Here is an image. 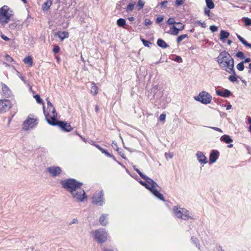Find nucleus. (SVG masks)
Masks as SVG:
<instances>
[{
    "instance_id": "10",
    "label": "nucleus",
    "mask_w": 251,
    "mask_h": 251,
    "mask_svg": "<svg viewBox=\"0 0 251 251\" xmlns=\"http://www.w3.org/2000/svg\"><path fill=\"white\" fill-rule=\"evenodd\" d=\"M43 111H44V115L46 117V120L47 122H48V123L49 125H50L51 126H58V124H59V122L60 121H58L57 120H56L57 116H55L54 115H52V116L51 117V120H50L48 117V114H47L46 113V111L45 110V106H43Z\"/></svg>"
},
{
    "instance_id": "31",
    "label": "nucleus",
    "mask_w": 251,
    "mask_h": 251,
    "mask_svg": "<svg viewBox=\"0 0 251 251\" xmlns=\"http://www.w3.org/2000/svg\"><path fill=\"white\" fill-rule=\"evenodd\" d=\"M188 211L186 210H184V212H183L182 214L181 217L180 218L184 220H188L189 218H191L190 216L187 214Z\"/></svg>"
},
{
    "instance_id": "63",
    "label": "nucleus",
    "mask_w": 251,
    "mask_h": 251,
    "mask_svg": "<svg viewBox=\"0 0 251 251\" xmlns=\"http://www.w3.org/2000/svg\"><path fill=\"white\" fill-rule=\"evenodd\" d=\"M158 185L154 181L152 183L151 185L150 186L152 189H155V187H157Z\"/></svg>"
},
{
    "instance_id": "13",
    "label": "nucleus",
    "mask_w": 251,
    "mask_h": 251,
    "mask_svg": "<svg viewBox=\"0 0 251 251\" xmlns=\"http://www.w3.org/2000/svg\"><path fill=\"white\" fill-rule=\"evenodd\" d=\"M2 91L5 97H10L12 95V92L9 88L4 83H1Z\"/></svg>"
},
{
    "instance_id": "57",
    "label": "nucleus",
    "mask_w": 251,
    "mask_h": 251,
    "mask_svg": "<svg viewBox=\"0 0 251 251\" xmlns=\"http://www.w3.org/2000/svg\"><path fill=\"white\" fill-rule=\"evenodd\" d=\"M0 36L1 38L5 41H8L10 40V39L8 37L5 36L4 34H1Z\"/></svg>"
},
{
    "instance_id": "45",
    "label": "nucleus",
    "mask_w": 251,
    "mask_h": 251,
    "mask_svg": "<svg viewBox=\"0 0 251 251\" xmlns=\"http://www.w3.org/2000/svg\"><path fill=\"white\" fill-rule=\"evenodd\" d=\"M134 170L139 175V176L143 178V176L145 175L143 174L138 169H137L135 166H133Z\"/></svg>"
},
{
    "instance_id": "42",
    "label": "nucleus",
    "mask_w": 251,
    "mask_h": 251,
    "mask_svg": "<svg viewBox=\"0 0 251 251\" xmlns=\"http://www.w3.org/2000/svg\"><path fill=\"white\" fill-rule=\"evenodd\" d=\"M144 4L145 3L142 0H139L137 3V6L138 7V9L139 10L142 9L143 8Z\"/></svg>"
},
{
    "instance_id": "52",
    "label": "nucleus",
    "mask_w": 251,
    "mask_h": 251,
    "mask_svg": "<svg viewBox=\"0 0 251 251\" xmlns=\"http://www.w3.org/2000/svg\"><path fill=\"white\" fill-rule=\"evenodd\" d=\"M60 48L58 46H55L52 50L54 53H57L59 51Z\"/></svg>"
},
{
    "instance_id": "21",
    "label": "nucleus",
    "mask_w": 251,
    "mask_h": 251,
    "mask_svg": "<svg viewBox=\"0 0 251 251\" xmlns=\"http://www.w3.org/2000/svg\"><path fill=\"white\" fill-rule=\"evenodd\" d=\"M56 34L58 35V37L61 39V40L68 38L69 35V33L67 31H58Z\"/></svg>"
},
{
    "instance_id": "55",
    "label": "nucleus",
    "mask_w": 251,
    "mask_h": 251,
    "mask_svg": "<svg viewBox=\"0 0 251 251\" xmlns=\"http://www.w3.org/2000/svg\"><path fill=\"white\" fill-rule=\"evenodd\" d=\"M163 19H164V18L162 16L158 17L156 18V23L157 24H159V23L162 22L163 21Z\"/></svg>"
},
{
    "instance_id": "28",
    "label": "nucleus",
    "mask_w": 251,
    "mask_h": 251,
    "mask_svg": "<svg viewBox=\"0 0 251 251\" xmlns=\"http://www.w3.org/2000/svg\"><path fill=\"white\" fill-rule=\"evenodd\" d=\"M117 24L119 27H124L126 24V20L123 18H120L117 20Z\"/></svg>"
},
{
    "instance_id": "32",
    "label": "nucleus",
    "mask_w": 251,
    "mask_h": 251,
    "mask_svg": "<svg viewBox=\"0 0 251 251\" xmlns=\"http://www.w3.org/2000/svg\"><path fill=\"white\" fill-rule=\"evenodd\" d=\"M188 37L187 34H183L180 36H179L176 39V42L178 44H179L183 39Z\"/></svg>"
},
{
    "instance_id": "9",
    "label": "nucleus",
    "mask_w": 251,
    "mask_h": 251,
    "mask_svg": "<svg viewBox=\"0 0 251 251\" xmlns=\"http://www.w3.org/2000/svg\"><path fill=\"white\" fill-rule=\"evenodd\" d=\"M47 171L53 177L59 176L62 172L61 169L58 166H51L48 167L47 169Z\"/></svg>"
},
{
    "instance_id": "62",
    "label": "nucleus",
    "mask_w": 251,
    "mask_h": 251,
    "mask_svg": "<svg viewBox=\"0 0 251 251\" xmlns=\"http://www.w3.org/2000/svg\"><path fill=\"white\" fill-rule=\"evenodd\" d=\"M78 223V220L77 219L75 218V219H74L70 223H69V225H72V224H75V223Z\"/></svg>"
},
{
    "instance_id": "26",
    "label": "nucleus",
    "mask_w": 251,
    "mask_h": 251,
    "mask_svg": "<svg viewBox=\"0 0 251 251\" xmlns=\"http://www.w3.org/2000/svg\"><path fill=\"white\" fill-rule=\"evenodd\" d=\"M206 7L208 9H213L215 7V4L212 0H205Z\"/></svg>"
},
{
    "instance_id": "23",
    "label": "nucleus",
    "mask_w": 251,
    "mask_h": 251,
    "mask_svg": "<svg viewBox=\"0 0 251 251\" xmlns=\"http://www.w3.org/2000/svg\"><path fill=\"white\" fill-rule=\"evenodd\" d=\"M229 33L224 30H222L220 34V39L221 40H224L228 38Z\"/></svg>"
},
{
    "instance_id": "53",
    "label": "nucleus",
    "mask_w": 251,
    "mask_h": 251,
    "mask_svg": "<svg viewBox=\"0 0 251 251\" xmlns=\"http://www.w3.org/2000/svg\"><path fill=\"white\" fill-rule=\"evenodd\" d=\"M196 23L199 25H201L202 27L205 28L206 27V24L204 22L201 23L200 21H197Z\"/></svg>"
},
{
    "instance_id": "51",
    "label": "nucleus",
    "mask_w": 251,
    "mask_h": 251,
    "mask_svg": "<svg viewBox=\"0 0 251 251\" xmlns=\"http://www.w3.org/2000/svg\"><path fill=\"white\" fill-rule=\"evenodd\" d=\"M174 60L177 62H179V63H180V62H182V59L181 58V57L179 56H175V58L174 59Z\"/></svg>"
},
{
    "instance_id": "12",
    "label": "nucleus",
    "mask_w": 251,
    "mask_h": 251,
    "mask_svg": "<svg viewBox=\"0 0 251 251\" xmlns=\"http://www.w3.org/2000/svg\"><path fill=\"white\" fill-rule=\"evenodd\" d=\"M184 29V25H181V28H177L175 25H173L171 27V29L168 32L169 34L176 36L178 35L179 31L182 30Z\"/></svg>"
},
{
    "instance_id": "64",
    "label": "nucleus",
    "mask_w": 251,
    "mask_h": 251,
    "mask_svg": "<svg viewBox=\"0 0 251 251\" xmlns=\"http://www.w3.org/2000/svg\"><path fill=\"white\" fill-rule=\"evenodd\" d=\"M158 185L154 181L152 183L151 185L150 186L152 189H155V187H157Z\"/></svg>"
},
{
    "instance_id": "38",
    "label": "nucleus",
    "mask_w": 251,
    "mask_h": 251,
    "mask_svg": "<svg viewBox=\"0 0 251 251\" xmlns=\"http://www.w3.org/2000/svg\"><path fill=\"white\" fill-rule=\"evenodd\" d=\"M34 98L35 99V100L38 103L44 104L43 103V100L40 98V96L39 95L37 94V95H34ZM43 106H44V105H43Z\"/></svg>"
},
{
    "instance_id": "40",
    "label": "nucleus",
    "mask_w": 251,
    "mask_h": 251,
    "mask_svg": "<svg viewBox=\"0 0 251 251\" xmlns=\"http://www.w3.org/2000/svg\"><path fill=\"white\" fill-rule=\"evenodd\" d=\"M232 75H230L228 77V79L232 82H234L237 81V77L236 76V73L235 74H232Z\"/></svg>"
},
{
    "instance_id": "61",
    "label": "nucleus",
    "mask_w": 251,
    "mask_h": 251,
    "mask_svg": "<svg viewBox=\"0 0 251 251\" xmlns=\"http://www.w3.org/2000/svg\"><path fill=\"white\" fill-rule=\"evenodd\" d=\"M168 3V1L166 0H164L160 2L159 4L162 7H165V5Z\"/></svg>"
},
{
    "instance_id": "1",
    "label": "nucleus",
    "mask_w": 251,
    "mask_h": 251,
    "mask_svg": "<svg viewBox=\"0 0 251 251\" xmlns=\"http://www.w3.org/2000/svg\"><path fill=\"white\" fill-rule=\"evenodd\" d=\"M220 68L229 74H235L234 61L229 53L226 51H222L216 58Z\"/></svg>"
},
{
    "instance_id": "7",
    "label": "nucleus",
    "mask_w": 251,
    "mask_h": 251,
    "mask_svg": "<svg viewBox=\"0 0 251 251\" xmlns=\"http://www.w3.org/2000/svg\"><path fill=\"white\" fill-rule=\"evenodd\" d=\"M13 106L12 102L7 100H0V113H4L9 111Z\"/></svg>"
},
{
    "instance_id": "33",
    "label": "nucleus",
    "mask_w": 251,
    "mask_h": 251,
    "mask_svg": "<svg viewBox=\"0 0 251 251\" xmlns=\"http://www.w3.org/2000/svg\"><path fill=\"white\" fill-rule=\"evenodd\" d=\"M232 95L231 92L227 90V89H225L224 92H223V97L224 98H227L230 96Z\"/></svg>"
},
{
    "instance_id": "17",
    "label": "nucleus",
    "mask_w": 251,
    "mask_h": 251,
    "mask_svg": "<svg viewBox=\"0 0 251 251\" xmlns=\"http://www.w3.org/2000/svg\"><path fill=\"white\" fill-rule=\"evenodd\" d=\"M149 190H150L151 192L156 198H157L158 199H159L160 200H162L163 201H165V200L164 199L163 196L161 193H160L158 191H157L156 189H152V188H151V189H150Z\"/></svg>"
},
{
    "instance_id": "22",
    "label": "nucleus",
    "mask_w": 251,
    "mask_h": 251,
    "mask_svg": "<svg viewBox=\"0 0 251 251\" xmlns=\"http://www.w3.org/2000/svg\"><path fill=\"white\" fill-rule=\"evenodd\" d=\"M107 217L108 214H103L100 217L99 222L102 226H105L106 225L107 222L106 221V219Z\"/></svg>"
},
{
    "instance_id": "19",
    "label": "nucleus",
    "mask_w": 251,
    "mask_h": 251,
    "mask_svg": "<svg viewBox=\"0 0 251 251\" xmlns=\"http://www.w3.org/2000/svg\"><path fill=\"white\" fill-rule=\"evenodd\" d=\"M220 140L224 142L225 143H226V144H229V143L232 142V141H233L231 137L228 135H223L221 137Z\"/></svg>"
},
{
    "instance_id": "24",
    "label": "nucleus",
    "mask_w": 251,
    "mask_h": 251,
    "mask_svg": "<svg viewBox=\"0 0 251 251\" xmlns=\"http://www.w3.org/2000/svg\"><path fill=\"white\" fill-rule=\"evenodd\" d=\"M52 3V2L51 0H48L47 1L43 3L42 7L43 10L45 11H47L50 8Z\"/></svg>"
},
{
    "instance_id": "60",
    "label": "nucleus",
    "mask_w": 251,
    "mask_h": 251,
    "mask_svg": "<svg viewBox=\"0 0 251 251\" xmlns=\"http://www.w3.org/2000/svg\"><path fill=\"white\" fill-rule=\"evenodd\" d=\"M216 93L218 96H223V92L220 90H217L216 91Z\"/></svg>"
},
{
    "instance_id": "34",
    "label": "nucleus",
    "mask_w": 251,
    "mask_h": 251,
    "mask_svg": "<svg viewBox=\"0 0 251 251\" xmlns=\"http://www.w3.org/2000/svg\"><path fill=\"white\" fill-rule=\"evenodd\" d=\"M242 20L244 22L246 26H251V19L249 18H243Z\"/></svg>"
},
{
    "instance_id": "20",
    "label": "nucleus",
    "mask_w": 251,
    "mask_h": 251,
    "mask_svg": "<svg viewBox=\"0 0 251 251\" xmlns=\"http://www.w3.org/2000/svg\"><path fill=\"white\" fill-rule=\"evenodd\" d=\"M157 45L158 47L165 49L169 47V46L162 39H158L157 41Z\"/></svg>"
},
{
    "instance_id": "25",
    "label": "nucleus",
    "mask_w": 251,
    "mask_h": 251,
    "mask_svg": "<svg viewBox=\"0 0 251 251\" xmlns=\"http://www.w3.org/2000/svg\"><path fill=\"white\" fill-rule=\"evenodd\" d=\"M23 61L25 64H27L29 66H32L33 65V59L30 56L25 57Z\"/></svg>"
},
{
    "instance_id": "39",
    "label": "nucleus",
    "mask_w": 251,
    "mask_h": 251,
    "mask_svg": "<svg viewBox=\"0 0 251 251\" xmlns=\"http://www.w3.org/2000/svg\"><path fill=\"white\" fill-rule=\"evenodd\" d=\"M244 64V62H241L238 63L236 66L237 69L240 71H243L245 68Z\"/></svg>"
},
{
    "instance_id": "56",
    "label": "nucleus",
    "mask_w": 251,
    "mask_h": 251,
    "mask_svg": "<svg viewBox=\"0 0 251 251\" xmlns=\"http://www.w3.org/2000/svg\"><path fill=\"white\" fill-rule=\"evenodd\" d=\"M145 23V25H151L152 24V22L149 19H146Z\"/></svg>"
},
{
    "instance_id": "36",
    "label": "nucleus",
    "mask_w": 251,
    "mask_h": 251,
    "mask_svg": "<svg viewBox=\"0 0 251 251\" xmlns=\"http://www.w3.org/2000/svg\"><path fill=\"white\" fill-rule=\"evenodd\" d=\"M167 23L168 24V25H173V24H177V25H178V24H180V25H182V24L180 22H177V23H176L175 22V19L173 18H170L167 22Z\"/></svg>"
},
{
    "instance_id": "41",
    "label": "nucleus",
    "mask_w": 251,
    "mask_h": 251,
    "mask_svg": "<svg viewBox=\"0 0 251 251\" xmlns=\"http://www.w3.org/2000/svg\"><path fill=\"white\" fill-rule=\"evenodd\" d=\"M191 240L195 244L197 247H198V249L200 250V245L198 244V240L196 237H192L191 238Z\"/></svg>"
},
{
    "instance_id": "54",
    "label": "nucleus",
    "mask_w": 251,
    "mask_h": 251,
    "mask_svg": "<svg viewBox=\"0 0 251 251\" xmlns=\"http://www.w3.org/2000/svg\"><path fill=\"white\" fill-rule=\"evenodd\" d=\"M165 118H166V114H165L162 113L159 116V120L160 121L164 122L165 120Z\"/></svg>"
},
{
    "instance_id": "49",
    "label": "nucleus",
    "mask_w": 251,
    "mask_h": 251,
    "mask_svg": "<svg viewBox=\"0 0 251 251\" xmlns=\"http://www.w3.org/2000/svg\"><path fill=\"white\" fill-rule=\"evenodd\" d=\"M210 29L212 32H215L218 30V27L215 25H211Z\"/></svg>"
},
{
    "instance_id": "29",
    "label": "nucleus",
    "mask_w": 251,
    "mask_h": 251,
    "mask_svg": "<svg viewBox=\"0 0 251 251\" xmlns=\"http://www.w3.org/2000/svg\"><path fill=\"white\" fill-rule=\"evenodd\" d=\"M100 151L102 153H104L107 157H112L114 160H116L115 157L111 155L110 153H109L106 150H104L103 148L100 149Z\"/></svg>"
},
{
    "instance_id": "16",
    "label": "nucleus",
    "mask_w": 251,
    "mask_h": 251,
    "mask_svg": "<svg viewBox=\"0 0 251 251\" xmlns=\"http://www.w3.org/2000/svg\"><path fill=\"white\" fill-rule=\"evenodd\" d=\"M196 155L197 158L200 162L203 164H205L207 163V161L206 157L202 152L198 151L197 152Z\"/></svg>"
},
{
    "instance_id": "37",
    "label": "nucleus",
    "mask_w": 251,
    "mask_h": 251,
    "mask_svg": "<svg viewBox=\"0 0 251 251\" xmlns=\"http://www.w3.org/2000/svg\"><path fill=\"white\" fill-rule=\"evenodd\" d=\"M135 4V2L129 3L126 7V11L128 12L132 11L134 8V6Z\"/></svg>"
},
{
    "instance_id": "14",
    "label": "nucleus",
    "mask_w": 251,
    "mask_h": 251,
    "mask_svg": "<svg viewBox=\"0 0 251 251\" xmlns=\"http://www.w3.org/2000/svg\"><path fill=\"white\" fill-rule=\"evenodd\" d=\"M36 121V119L28 117L23 123V129L25 130L29 129L30 124L34 123Z\"/></svg>"
},
{
    "instance_id": "4",
    "label": "nucleus",
    "mask_w": 251,
    "mask_h": 251,
    "mask_svg": "<svg viewBox=\"0 0 251 251\" xmlns=\"http://www.w3.org/2000/svg\"><path fill=\"white\" fill-rule=\"evenodd\" d=\"M72 197L77 202H82L87 198L85 191L79 187L70 193Z\"/></svg>"
},
{
    "instance_id": "15",
    "label": "nucleus",
    "mask_w": 251,
    "mask_h": 251,
    "mask_svg": "<svg viewBox=\"0 0 251 251\" xmlns=\"http://www.w3.org/2000/svg\"><path fill=\"white\" fill-rule=\"evenodd\" d=\"M219 153V151L216 150H213L211 151L209 157V161L211 163H213L216 161L218 158Z\"/></svg>"
},
{
    "instance_id": "44",
    "label": "nucleus",
    "mask_w": 251,
    "mask_h": 251,
    "mask_svg": "<svg viewBox=\"0 0 251 251\" xmlns=\"http://www.w3.org/2000/svg\"><path fill=\"white\" fill-rule=\"evenodd\" d=\"M236 56L240 58L243 59L245 58L244 54L242 51H238L236 53Z\"/></svg>"
},
{
    "instance_id": "2",
    "label": "nucleus",
    "mask_w": 251,
    "mask_h": 251,
    "mask_svg": "<svg viewBox=\"0 0 251 251\" xmlns=\"http://www.w3.org/2000/svg\"><path fill=\"white\" fill-rule=\"evenodd\" d=\"M60 183L62 187L66 189L68 192H72L76 189L81 187L83 183L77 181L74 178H68L64 180H61Z\"/></svg>"
},
{
    "instance_id": "18",
    "label": "nucleus",
    "mask_w": 251,
    "mask_h": 251,
    "mask_svg": "<svg viewBox=\"0 0 251 251\" xmlns=\"http://www.w3.org/2000/svg\"><path fill=\"white\" fill-rule=\"evenodd\" d=\"M173 210L174 212V214L177 217L180 218L182 216V214L183 212H184V210L182 209V211L180 210V208L178 207L177 206H174L173 207Z\"/></svg>"
},
{
    "instance_id": "59",
    "label": "nucleus",
    "mask_w": 251,
    "mask_h": 251,
    "mask_svg": "<svg viewBox=\"0 0 251 251\" xmlns=\"http://www.w3.org/2000/svg\"><path fill=\"white\" fill-rule=\"evenodd\" d=\"M209 127L216 130V131H217L218 132H223L222 130L218 127Z\"/></svg>"
},
{
    "instance_id": "58",
    "label": "nucleus",
    "mask_w": 251,
    "mask_h": 251,
    "mask_svg": "<svg viewBox=\"0 0 251 251\" xmlns=\"http://www.w3.org/2000/svg\"><path fill=\"white\" fill-rule=\"evenodd\" d=\"M47 105H48V108H49V107H54L52 105V104L50 102V101L49 100V99H47Z\"/></svg>"
},
{
    "instance_id": "3",
    "label": "nucleus",
    "mask_w": 251,
    "mask_h": 251,
    "mask_svg": "<svg viewBox=\"0 0 251 251\" xmlns=\"http://www.w3.org/2000/svg\"><path fill=\"white\" fill-rule=\"evenodd\" d=\"M13 16L12 11L7 6H3L0 8V24L4 25L9 22Z\"/></svg>"
},
{
    "instance_id": "11",
    "label": "nucleus",
    "mask_w": 251,
    "mask_h": 251,
    "mask_svg": "<svg viewBox=\"0 0 251 251\" xmlns=\"http://www.w3.org/2000/svg\"><path fill=\"white\" fill-rule=\"evenodd\" d=\"M58 126L62 130L65 132H70L73 130L70 124L66 123L63 121H60Z\"/></svg>"
},
{
    "instance_id": "30",
    "label": "nucleus",
    "mask_w": 251,
    "mask_h": 251,
    "mask_svg": "<svg viewBox=\"0 0 251 251\" xmlns=\"http://www.w3.org/2000/svg\"><path fill=\"white\" fill-rule=\"evenodd\" d=\"M210 9L204 8V13L205 15L208 16L209 18L211 19L212 18V17L214 16V14L210 12Z\"/></svg>"
},
{
    "instance_id": "48",
    "label": "nucleus",
    "mask_w": 251,
    "mask_h": 251,
    "mask_svg": "<svg viewBox=\"0 0 251 251\" xmlns=\"http://www.w3.org/2000/svg\"><path fill=\"white\" fill-rule=\"evenodd\" d=\"M9 26L10 29H14L17 26V24L15 22H14L13 23L10 24Z\"/></svg>"
},
{
    "instance_id": "47",
    "label": "nucleus",
    "mask_w": 251,
    "mask_h": 251,
    "mask_svg": "<svg viewBox=\"0 0 251 251\" xmlns=\"http://www.w3.org/2000/svg\"><path fill=\"white\" fill-rule=\"evenodd\" d=\"M140 183L141 184H142L143 186H145L148 190H150V189H151V187H150V185L147 184L146 182H145L143 181H140Z\"/></svg>"
},
{
    "instance_id": "6",
    "label": "nucleus",
    "mask_w": 251,
    "mask_h": 251,
    "mask_svg": "<svg viewBox=\"0 0 251 251\" xmlns=\"http://www.w3.org/2000/svg\"><path fill=\"white\" fill-rule=\"evenodd\" d=\"M92 233H95V238L99 243H102L107 239V234L104 229H99Z\"/></svg>"
},
{
    "instance_id": "46",
    "label": "nucleus",
    "mask_w": 251,
    "mask_h": 251,
    "mask_svg": "<svg viewBox=\"0 0 251 251\" xmlns=\"http://www.w3.org/2000/svg\"><path fill=\"white\" fill-rule=\"evenodd\" d=\"M184 1L185 0H176L175 2V4L177 6H179L184 3Z\"/></svg>"
},
{
    "instance_id": "43",
    "label": "nucleus",
    "mask_w": 251,
    "mask_h": 251,
    "mask_svg": "<svg viewBox=\"0 0 251 251\" xmlns=\"http://www.w3.org/2000/svg\"><path fill=\"white\" fill-rule=\"evenodd\" d=\"M141 40L143 44H144V45L145 47H150V45L151 44V42H150L149 41H147L143 38H141Z\"/></svg>"
},
{
    "instance_id": "50",
    "label": "nucleus",
    "mask_w": 251,
    "mask_h": 251,
    "mask_svg": "<svg viewBox=\"0 0 251 251\" xmlns=\"http://www.w3.org/2000/svg\"><path fill=\"white\" fill-rule=\"evenodd\" d=\"M5 57L6 60L9 62H11L13 61V58L8 54H6Z\"/></svg>"
},
{
    "instance_id": "27",
    "label": "nucleus",
    "mask_w": 251,
    "mask_h": 251,
    "mask_svg": "<svg viewBox=\"0 0 251 251\" xmlns=\"http://www.w3.org/2000/svg\"><path fill=\"white\" fill-rule=\"evenodd\" d=\"M91 84L92 85L91 90V93H94V95H96L98 94V87L96 85L95 82H92Z\"/></svg>"
},
{
    "instance_id": "35",
    "label": "nucleus",
    "mask_w": 251,
    "mask_h": 251,
    "mask_svg": "<svg viewBox=\"0 0 251 251\" xmlns=\"http://www.w3.org/2000/svg\"><path fill=\"white\" fill-rule=\"evenodd\" d=\"M142 178L144 179V180H145L147 182V183H148L150 185H151H151L152 183L154 181V180L153 179H152L151 178L149 177L148 176H147L146 175L143 176Z\"/></svg>"
},
{
    "instance_id": "5",
    "label": "nucleus",
    "mask_w": 251,
    "mask_h": 251,
    "mask_svg": "<svg viewBox=\"0 0 251 251\" xmlns=\"http://www.w3.org/2000/svg\"><path fill=\"white\" fill-rule=\"evenodd\" d=\"M194 98L196 100L204 104L210 103L212 100V96L205 91L200 93L198 96L195 97Z\"/></svg>"
},
{
    "instance_id": "8",
    "label": "nucleus",
    "mask_w": 251,
    "mask_h": 251,
    "mask_svg": "<svg viewBox=\"0 0 251 251\" xmlns=\"http://www.w3.org/2000/svg\"><path fill=\"white\" fill-rule=\"evenodd\" d=\"M92 202L97 205H102L104 202L103 193L102 191L94 194L92 197Z\"/></svg>"
}]
</instances>
